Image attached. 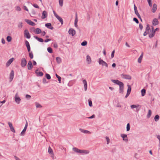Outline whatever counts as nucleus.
Returning a JSON list of instances; mask_svg holds the SVG:
<instances>
[{
  "label": "nucleus",
  "instance_id": "obj_1",
  "mask_svg": "<svg viewBox=\"0 0 160 160\" xmlns=\"http://www.w3.org/2000/svg\"><path fill=\"white\" fill-rule=\"evenodd\" d=\"M98 63L99 65H101L102 66H105L106 67H108V64L102 60L100 58L98 59Z\"/></svg>",
  "mask_w": 160,
  "mask_h": 160
},
{
  "label": "nucleus",
  "instance_id": "obj_2",
  "mask_svg": "<svg viewBox=\"0 0 160 160\" xmlns=\"http://www.w3.org/2000/svg\"><path fill=\"white\" fill-rule=\"evenodd\" d=\"M27 62L26 59L24 58H22L21 61V65L22 67H24L26 65Z\"/></svg>",
  "mask_w": 160,
  "mask_h": 160
},
{
  "label": "nucleus",
  "instance_id": "obj_3",
  "mask_svg": "<svg viewBox=\"0 0 160 160\" xmlns=\"http://www.w3.org/2000/svg\"><path fill=\"white\" fill-rule=\"evenodd\" d=\"M15 100V102L18 104H19L20 103L21 99L20 97L18 95V93H16L14 97Z\"/></svg>",
  "mask_w": 160,
  "mask_h": 160
},
{
  "label": "nucleus",
  "instance_id": "obj_4",
  "mask_svg": "<svg viewBox=\"0 0 160 160\" xmlns=\"http://www.w3.org/2000/svg\"><path fill=\"white\" fill-rule=\"evenodd\" d=\"M24 36L27 38L29 39L30 38L31 36L30 35L29 32L27 29H25L24 31Z\"/></svg>",
  "mask_w": 160,
  "mask_h": 160
},
{
  "label": "nucleus",
  "instance_id": "obj_5",
  "mask_svg": "<svg viewBox=\"0 0 160 160\" xmlns=\"http://www.w3.org/2000/svg\"><path fill=\"white\" fill-rule=\"evenodd\" d=\"M28 126V123L27 122V121L26 122V123L25 126L24 128V129L22 131V132H21V133H20V135L21 136H23L24 135V134Z\"/></svg>",
  "mask_w": 160,
  "mask_h": 160
},
{
  "label": "nucleus",
  "instance_id": "obj_6",
  "mask_svg": "<svg viewBox=\"0 0 160 160\" xmlns=\"http://www.w3.org/2000/svg\"><path fill=\"white\" fill-rule=\"evenodd\" d=\"M112 82L113 83L119 85V86H120L121 85H122L123 84V83H122V82L119 81L118 80H112Z\"/></svg>",
  "mask_w": 160,
  "mask_h": 160
},
{
  "label": "nucleus",
  "instance_id": "obj_7",
  "mask_svg": "<svg viewBox=\"0 0 160 160\" xmlns=\"http://www.w3.org/2000/svg\"><path fill=\"white\" fill-rule=\"evenodd\" d=\"M25 21L27 22L28 24L31 25L32 26H35V24L33 22H32L31 20L26 19L25 20Z\"/></svg>",
  "mask_w": 160,
  "mask_h": 160
},
{
  "label": "nucleus",
  "instance_id": "obj_8",
  "mask_svg": "<svg viewBox=\"0 0 160 160\" xmlns=\"http://www.w3.org/2000/svg\"><path fill=\"white\" fill-rule=\"evenodd\" d=\"M69 34H71L72 36H73L76 33L75 31L72 28H70L68 31Z\"/></svg>",
  "mask_w": 160,
  "mask_h": 160
},
{
  "label": "nucleus",
  "instance_id": "obj_9",
  "mask_svg": "<svg viewBox=\"0 0 160 160\" xmlns=\"http://www.w3.org/2000/svg\"><path fill=\"white\" fill-rule=\"evenodd\" d=\"M121 76L122 78L124 79H131V77L128 75L122 74Z\"/></svg>",
  "mask_w": 160,
  "mask_h": 160
},
{
  "label": "nucleus",
  "instance_id": "obj_10",
  "mask_svg": "<svg viewBox=\"0 0 160 160\" xmlns=\"http://www.w3.org/2000/svg\"><path fill=\"white\" fill-rule=\"evenodd\" d=\"M14 60V58H12L9 59L6 63V66H9L10 65V64Z\"/></svg>",
  "mask_w": 160,
  "mask_h": 160
},
{
  "label": "nucleus",
  "instance_id": "obj_11",
  "mask_svg": "<svg viewBox=\"0 0 160 160\" xmlns=\"http://www.w3.org/2000/svg\"><path fill=\"white\" fill-rule=\"evenodd\" d=\"M121 137L123 138V140L124 141L127 142L128 141V139L127 138V135L125 134H122L121 135Z\"/></svg>",
  "mask_w": 160,
  "mask_h": 160
},
{
  "label": "nucleus",
  "instance_id": "obj_12",
  "mask_svg": "<svg viewBox=\"0 0 160 160\" xmlns=\"http://www.w3.org/2000/svg\"><path fill=\"white\" fill-rule=\"evenodd\" d=\"M8 124L9 125V126L11 130L13 132H15V130L14 129V128L12 126V124L10 122H8Z\"/></svg>",
  "mask_w": 160,
  "mask_h": 160
},
{
  "label": "nucleus",
  "instance_id": "obj_13",
  "mask_svg": "<svg viewBox=\"0 0 160 160\" xmlns=\"http://www.w3.org/2000/svg\"><path fill=\"white\" fill-rule=\"evenodd\" d=\"M154 35L155 32L153 31V27L151 32L149 33V36L150 38H151L153 37Z\"/></svg>",
  "mask_w": 160,
  "mask_h": 160
},
{
  "label": "nucleus",
  "instance_id": "obj_14",
  "mask_svg": "<svg viewBox=\"0 0 160 160\" xmlns=\"http://www.w3.org/2000/svg\"><path fill=\"white\" fill-rule=\"evenodd\" d=\"M14 76V72L13 70H12L10 74V79L11 81L13 79Z\"/></svg>",
  "mask_w": 160,
  "mask_h": 160
},
{
  "label": "nucleus",
  "instance_id": "obj_15",
  "mask_svg": "<svg viewBox=\"0 0 160 160\" xmlns=\"http://www.w3.org/2000/svg\"><path fill=\"white\" fill-rule=\"evenodd\" d=\"M32 67V62L30 61L28 62V68L29 70H31Z\"/></svg>",
  "mask_w": 160,
  "mask_h": 160
},
{
  "label": "nucleus",
  "instance_id": "obj_16",
  "mask_svg": "<svg viewBox=\"0 0 160 160\" xmlns=\"http://www.w3.org/2000/svg\"><path fill=\"white\" fill-rule=\"evenodd\" d=\"M152 24L154 25H156L158 24V21L157 18H154L152 22Z\"/></svg>",
  "mask_w": 160,
  "mask_h": 160
},
{
  "label": "nucleus",
  "instance_id": "obj_17",
  "mask_svg": "<svg viewBox=\"0 0 160 160\" xmlns=\"http://www.w3.org/2000/svg\"><path fill=\"white\" fill-rule=\"evenodd\" d=\"M83 83L84 84L85 91H86L87 89V84L86 81L85 80H83Z\"/></svg>",
  "mask_w": 160,
  "mask_h": 160
},
{
  "label": "nucleus",
  "instance_id": "obj_18",
  "mask_svg": "<svg viewBox=\"0 0 160 160\" xmlns=\"http://www.w3.org/2000/svg\"><path fill=\"white\" fill-rule=\"evenodd\" d=\"M47 14L46 11H43L42 15V19H44L47 17Z\"/></svg>",
  "mask_w": 160,
  "mask_h": 160
},
{
  "label": "nucleus",
  "instance_id": "obj_19",
  "mask_svg": "<svg viewBox=\"0 0 160 160\" xmlns=\"http://www.w3.org/2000/svg\"><path fill=\"white\" fill-rule=\"evenodd\" d=\"M56 18L59 21L61 24L62 25L63 24V19L61 17L58 15Z\"/></svg>",
  "mask_w": 160,
  "mask_h": 160
},
{
  "label": "nucleus",
  "instance_id": "obj_20",
  "mask_svg": "<svg viewBox=\"0 0 160 160\" xmlns=\"http://www.w3.org/2000/svg\"><path fill=\"white\" fill-rule=\"evenodd\" d=\"M89 152V151L88 150H80V153L87 154H88Z\"/></svg>",
  "mask_w": 160,
  "mask_h": 160
},
{
  "label": "nucleus",
  "instance_id": "obj_21",
  "mask_svg": "<svg viewBox=\"0 0 160 160\" xmlns=\"http://www.w3.org/2000/svg\"><path fill=\"white\" fill-rule=\"evenodd\" d=\"M45 26L48 28L51 29H52L53 28V27L52 26L51 23H47L45 24Z\"/></svg>",
  "mask_w": 160,
  "mask_h": 160
},
{
  "label": "nucleus",
  "instance_id": "obj_22",
  "mask_svg": "<svg viewBox=\"0 0 160 160\" xmlns=\"http://www.w3.org/2000/svg\"><path fill=\"white\" fill-rule=\"evenodd\" d=\"M123 84L119 86V92L122 93L123 92Z\"/></svg>",
  "mask_w": 160,
  "mask_h": 160
},
{
  "label": "nucleus",
  "instance_id": "obj_23",
  "mask_svg": "<svg viewBox=\"0 0 160 160\" xmlns=\"http://www.w3.org/2000/svg\"><path fill=\"white\" fill-rule=\"evenodd\" d=\"M157 9V6L156 4H154L153 6L152 9V12H154Z\"/></svg>",
  "mask_w": 160,
  "mask_h": 160
},
{
  "label": "nucleus",
  "instance_id": "obj_24",
  "mask_svg": "<svg viewBox=\"0 0 160 160\" xmlns=\"http://www.w3.org/2000/svg\"><path fill=\"white\" fill-rule=\"evenodd\" d=\"M140 107V105L138 104L137 105H132L130 106L132 109L137 108Z\"/></svg>",
  "mask_w": 160,
  "mask_h": 160
},
{
  "label": "nucleus",
  "instance_id": "obj_25",
  "mask_svg": "<svg viewBox=\"0 0 160 160\" xmlns=\"http://www.w3.org/2000/svg\"><path fill=\"white\" fill-rule=\"evenodd\" d=\"M143 53L142 52L141 55L139 57L138 59V62L139 63H140L141 62L142 59L143 58Z\"/></svg>",
  "mask_w": 160,
  "mask_h": 160
},
{
  "label": "nucleus",
  "instance_id": "obj_26",
  "mask_svg": "<svg viewBox=\"0 0 160 160\" xmlns=\"http://www.w3.org/2000/svg\"><path fill=\"white\" fill-rule=\"evenodd\" d=\"M87 61L88 64H90L91 62V59L89 55L87 56Z\"/></svg>",
  "mask_w": 160,
  "mask_h": 160
},
{
  "label": "nucleus",
  "instance_id": "obj_27",
  "mask_svg": "<svg viewBox=\"0 0 160 160\" xmlns=\"http://www.w3.org/2000/svg\"><path fill=\"white\" fill-rule=\"evenodd\" d=\"M34 32L36 34H39L41 32V30L40 29L37 28L34 30Z\"/></svg>",
  "mask_w": 160,
  "mask_h": 160
},
{
  "label": "nucleus",
  "instance_id": "obj_28",
  "mask_svg": "<svg viewBox=\"0 0 160 160\" xmlns=\"http://www.w3.org/2000/svg\"><path fill=\"white\" fill-rule=\"evenodd\" d=\"M48 152L49 154H51L52 156L54 155L52 149L50 147L48 148Z\"/></svg>",
  "mask_w": 160,
  "mask_h": 160
},
{
  "label": "nucleus",
  "instance_id": "obj_29",
  "mask_svg": "<svg viewBox=\"0 0 160 160\" xmlns=\"http://www.w3.org/2000/svg\"><path fill=\"white\" fill-rule=\"evenodd\" d=\"M80 130L81 132H83L84 133H88V134L91 133V132L88 130H84L82 129H80Z\"/></svg>",
  "mask_w": 160,
  "mask_h": 160
},
{
  "label": "nucleus",
  "instance_id": "obj_30",
  "mask_svg": "<svg viewBox=\"0 0 160 160\" xmlns=\"http://www.w3.org/2000/svg\"><path fill=\"white\" fill-rule=\"evenodd\" d=\"M72 150L75 152L77 153H80V150L76 148H72Z\"/></svg>",
  "mask_w": 160,
  "mask_h": 160
},
{
  "label": "nucleus",
  "instance_id": "obj_31",
  "mask_svg": "<svg viewBox=\"0 0 160 160\" xmlns=\"http://www.w3.org/2000/svg\"><path fill=\"white\" fill-rule=\"evenodd\" d=\"M34 38L40 42H43V39L41 38H38L37 36L34 37Z\"/></svg>",
  "mask_w": 160,
  "mask_h": 160
},
{
  "label": "nucleus",
  "instance_id": "obj_32",
  "mask_svg": "<svg viewBox=\"0 0 160 160\" xmlns=\"http://www.w3.org/2000/svg\"><path fill=\"white\" fill-rule=\"evenodd\" d=\"M131 87L129 85H128V88L127 90V93H128V94H130L131 91Z\"/></svg>",
  "mask_w": 160,
  "mask_h": 160
},
{
  "label": "nucleus",
  "instance_id": "obj_33",
  "mask_svg": "<svg viewBox=\"0 0 160 160\" xmlns=\"http://www.w3.org/2000/svg\"><path fill=\"white\" fill-rule=\"evenodd\" d=\"M38 70H37L36 71V72L37 73V74L38 76H42L43 75V73L42 72H37Z\"/></svg>",
  "mask_w": 160,
  "mask_h": 160
},
{
  "label": "nucleus",
  "instance_id": "obj_34",
  "mask_svg": "<svg viewBox=\"0 0 160 160\" xmlns=\"http://www.w3.org/2000/svg\"><path fill=\"white\" fill-rule=\"evenodd\" d=\"M56 60L57 62L58 63H60L61 62V58L59 57H57L56 58Z\"/></svg>",
  "mask_w": 160,
  "mask_h": 160
},
{
  "label": "nucleus",
  "instance_id": "obj_35",
  "mask_svg": "<svg viewBox=\"0 0 160 160\" xmlns=\"http://www.w3.org/2000/svg\"><path fill=\"white\" fill-rule=\"evenodd\" d=\"M159 119V116L158 115H156L154 118V119L156 122H157Z\"/></svg>",
  "mask_w": 160,
  "mask_h": 160
},
{
  "label": "nucleus",
  "instance_id": "obj_36",
  "mask_svg": "<svg viewBox=\"0 0 160 160\" xmlns=\"http://www.w3.org/2000/svg\"><path fill=\"white\" fill-rule=\"evenodd\" d=\"M141 93L142 96H144L146 93V90L144 89H142L141 90Z\"/></svg>",
  "mask_w": 160,
  "mask_h": 160
},
{
  "label": "nucleus",
  "instance_id": "obj_37",
  "mask_svg": "<svg viewBox=\"0 0 160 160\" xmlns=\"http://www.w3.org/2000/svg\"><path fill=\"white\" fill-rule=\"evenodd\" d=\"M135 13L137 15V16H138V17L140 18L141 20V17H140V15L139 14V13H138V10H136V11H135Z\"/></svg>",
  "mask_w": 160,
  "mask_h": 160
},
{
  "label": "nucleus",
  "instance_id": "obj_38",
  "mask_svg": "<svg viewBox=\"0 0 160 160\" xmlns=\"http://www.w3.org/2000/svg\"><path fill=\"white\" fill-rule=\"evenodd\" d=\"M63 0H59V5L61 7H62L63 4Z\"/></svg>",
  "mask_w": 160,
  "mask_h": 160
},
{
  "label": "nucleus",
  "instance_id": "obj_39",
  "mask_svg": "<svg viewBox=\"0 0 160 160\" xmlns=\"http://www.w3.org/2000/svg\"><path fill=\"white\" fill-rule=\"evenodd\" d=\"M151 110H149L148 111V112L147 115V117L148 118H149L151 115Z\"/></svg>",
  "mask_w": 160,
  "mask_h": 160
},
{
  "label": "nucleus",
  "instance_id": "obj_40",
  "mask_svg": "<svg viewBox=\"0 0 160 160\" xmlns=\"http://www.w3.org/2000/svg\"><path fill=\"white\" fill-rule=\"evenodd\" d=\"M25 44L26 46L27 47V48L28 47H30L29 43L28 41L26 40L25 42Z\"/></svg>",
  "mask_w": 160,
  "mask_h": 160
},
{
  "label": "nucleus",
  "instance_id": "obj_41",
  "mask_svg": "<svg viewBox=\"0 0 160 160\" xmlns=\"http://www.w3.org/2000/svg\"><path fill=\"white\" fill-rule=\"evenodd\" d=\"M47 50L48 52L50 53L52 52V48H51L49 47L47 48Z\"/></svg>",
  "mask_w": 160,
  "mask_h": 160
},
{
  "label": "nucleus",
  "instance_id": "obj_42",
  "mask_svg": "<svg viewBox=\"0 0 160 160\" xmlns=\"http://www.w3.org/2000/svg\"><path fill=\"white\" fill-rule=\"evenodd\" d=\"M150 30V27L149 24H147V25L146 27V31H148V32Z\"/></svg>",
  "mask_w": 160,
  "mask_h": 160
},
{
  "label": "nucleus",
  "instance_id": "obj_43",
  "mask_svg": "<svg viewBox=\"0 0 160 160\" xmlns=\"http://www.w3.org/2000/svg\"><path fill=\"white\" fill-rule=\"evenodd\" d=\"M18 27L19 28H22V22H19L18 25Z\"/></svg>",
  "mask_w": 160,
  "mask_h": 160
},
{
  "label": "nucleus",
  "instance_id": "obj_44",
  "mask_svg": "<svg viewBox=\"0 0 160 160\" xmlns=\"http://www.w3.org/2000/svg\"><path fill=\"white\" fill-rule=\"evenodd\" d=\"M36 106L37 108H41L42 107V106L38 103H36Z\"/></svg>",
  "mask_w": 160,
  "mask_h": 160
},
{
  "label": "nucleus",
  "instance_id": "obj_45",
  "mask_svg": "<svg viewBox=\"0 0 160 160\" xmlns=\"http://www.w3.org/2000/svg\"><path fill=\"white\" fill-rule=\"evenodd\" d=\"M56 77H57V78H58V80L59 81V82L60 83L61 81V78L57 74H56Z\"/></svg>",
  "mask_w": 160,
  "mask_h": 160
},
{
  "label": "nucleus",
  "instance_id": "obj_46",
  "mask_svg": "<svg viewBox=\"0 0 160 160\" xmlns=\"http://www.w3.org/2000/svg\"><path fill=\"white\" fill-rule=\"evenodd\" d=\"M12 40V38L11 36H8L7 37V40L8 42H10Z\"/></svg>",
  "mask_w": 160,
  "mask_h": 160
},
{
  "label": "nucleus",
  "instance_id": "obj_47",
  "mask_svg": "<svg viewBox=\"0 0 160 160\" xmlns=\"http://www.w3.org/2000/svg\"><path fill=\"white\" fill-rule=\"evenodd\" d=\"M15 8L16 10L17 11H20L21 10V8L18 6H17L15 7Z\"/></svg>",
  "mask_w": 160,
  "mask_h": 160
},
{
  "label": "nucleus",
  "instance_id": "obj_48",
  "mask_svg": "<svg viewBox=\"0 0 160 160\" xmlns=\"http://www.w3.org/2000/svg\"><path fill=\"white\" fill-rule=\"evenodd\" d=\"M149 4V6L151 7L152 5V3L151 2V0H147Z\"/></svg>",
  "mask_w": 160,
  "mask_h": 160
},
{
  "label": "nucleus",
  "instance_id": "obj_49",
  "mask_svg": "<svg viewBox=\"0 0 160 160\" xmlns=\"http://www.w3.org/2000/svg\"><path fill=\"white\" fill-rule=\"evenodd\" d=\"M130 126L129 123H128L127 125V131H129L130 130Z\"/></svg>",
  "mask_w": 160,
  "mask_h": 160
},
{
  "label": "nucleus",
  "instance_id": "obj_50",
  "mask_svg": "<svg viewBox=\"0 0 160 160\" xmlns=\"http://www.w3.org/2000/svg\"><path fill=\"white\" fill-rule=\"evenodd\" d=\"M87 43V42L86 41H84L81 43V45L82 46H84L86 45Z\"/></svg>",
  "mask_w": 160,
  "mask_h": 160
},
{
  "label": "nucleus",
  "instance_id": "obj_51",
  "mask_svg": "<svg viewBox=\"0 0 160 160\" xmlns=\"http://www.w3.org/2000/svg\"><path fill=\"white\" fill-rule=\"evenodd\" d=\"M46 76L47 79H50L51 78V76L49 74L47 73Z\"/></svg>",
  "mask_w": 160,
  "mask_h": 160
},
{
  "label": "nucleus",
  "instance_id": "obj_52",
  "mask_svg": "<svg viewBox=\"0 0 160 160\" xmlns=\"http://www.w3.org/2000/svg\"><path fill=\"white\" fill-rule=\"evenodd\" d=\"M133 21H134L135 22L137 23H139L138 21L137 18H134L133 19Z\"/></svg>",
  "mask_w": 160,
  "mask_h": 160
},
{
  "label": "nucleus",
  "instance_id": "obj_53",
  "mask_svg": "<svg viewBox=\"0 0 160 160\" xmlns=\"http://www.w3.org/2000/svg\"><path fill=\"white\" fill-rule=\"evenodd\" d=\"M106 140H107V144H108L109 143V141H110L109 138L108 137H106Z\"/></svg>",
  "mask_w": 160,
  "mask_h": 160
},
{
  "label": "nucleus",
  "instance_id": "obj_54",
  "mask_svg": "<svg viewBox=\"0 0 160 160\" xmlns=\"http://www.w3.org/2000/svg\"><path fill=\"white\" fill-rule=\"evenodd\" d=\"M29 56L31 59H32L33 58V55L32 52L29 53Z\"/></svg>",
  "mask_w": 160,
  "mask_h": 160
},
{
  "label": "nucleus",
  "instance_id": "obj_55",
  "mask_svg": "<svg viewBox=\"0 0 160 160\" xmlns=\"http://www.w3.org/2000/svg\"><path fill=\"white\" fill-rule=\"evenodd\" d=\"M114 53H115V50H114L112 52L111 57L112 58H113L114 57Z\"/></svg>",
  "mask_w": 160,
  "mask_h": 160
},
{
  "label": "nucleus",
  "instance_id": "obj_56",
  "mask_svg": "<svg viewBox=\"0 0 160 160\" xmlns=\"http://www.w3.org/2000/svg\"><path fill=\"white\" fill-rule=\"evenodd\" d=\"M88 104L90 107L92 106V102L91 100H88Z\"/></svg>",
  "mask_w": 160,
  "mask_h": 160
},
{
  "label": "nucleus",
  "instance_id": "obj_57",
  "mask_svg": "<svg viewBox=\"0 0 160 160\" xmlns=\"http://www.w3.org/2000/svg\"><path fill=\"white\" fill-rule=\"evenodd\" d=\"M53 46L54 47L56 48H57L58 47V44L56 43H53Z\"/></svg>",
  "mask_w": 160,
  "mask_h": 160
},
{
  "label": "nucleus",
  "instance_id": "obj_58",
  "mask_svg": "<svg viewBox=\"0 0 160 160\" xmlns=\"http://www.w3.org/2000/svg\"><path fill=\"white\" fill-rule=\"evenodd\" d=\"M33 6L35 8H39V7L38 6V5L37 4H34L33 5Z\"/></svg>",
  "mask_w": 160,
  "mask_h": 160
},
{
  "label": "nucleus",
  "instance_id": "obj_59",
  "mask_svg": "<svg viewBox=\"0 0 160 160\" xmlns=\"http://www.w3.org/2000/svg\"><path fill=\"white\" fill-rule=\"evenodd\" d=\"M23 9L27 11L28 12V9L26 7V6H23Z\"/></svg>",
  "mask_w": 160,
  "mask_h": 160
},
{
  "label": "nucleus",
  "instance_id": "obj_60",
  "mask_svg": "<svg viewBox=\"0 0 160 160\" xmlns=\"http://www.w3.org/2000/svg\"><path fill=\"white\" fill-rule=\"evenodd\" d=\"M157 138H158V139L159 140V146L160 147V135H158L157 136Z\"/></svg>",
  "mask_w": 160,
  "mask_h": 160
},
{
  "label": "nucleus",
  "instance_id": "obj_61",
  "mask_svg": "<svg viewBox=\"0 0 160 160\" xmlns=\"http://www.w3.org/2000/svg\"><path fill=\"white\" fill-rule=\"evenodd\" d=\"M31 96L28 95H26V98L28 99H30L31 98Z\"/></svg>",
  "mask_w": 160,
  "mask_h": 160
},
{
  "label": "nucleus",
  "instance_id": "obj_62",
  "mask_svg": "<svg viewBox=\"0 0 160 160\" xmlns=\"http://www.w3.org/2000/svg\"><path fill=\"white\" fill-rule=\"evenodd\" d=\"M95 117V115L94 114H93V115H92L91 116L88 117V118H90V119L93 118H94Z\"/></svg>",
  "mask_w": 160,
  "mask_h": 160
},
{
  "label": "nucleus",
  "instance_id": "obj_63",
  "mask_svg": "<svg viewBox=\"0 0 160 160\" xmlns=\"http://www.w3.org/2000/svg\"><path fill=\"white\" fill-rule=\"evenodd\" d=\"M139 27L140 29L142 30L143 28V26L141 24H139Z\"/></svg>",
  "mask_w": 160,
  "mask_h": 160
},
{
  "label": "nucleus",
  "instance_id": "obj_64",
  "mask_svg": "<svg viewBox=\"0 0 160 160\" xmlns=\"http://www.w3.org/2000/svg\"><path fill=\"white\" fill-rule=\"evenodd\" d=\"M14 158L16 159V160H20V159L17 156H15Z\"/></svg>",
  "mask_w": 160,
  "mask_h": 160
}]
</instances>
